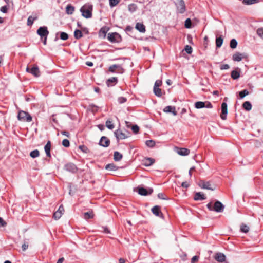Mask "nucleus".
<instances>
[{"label":"nucleus","instance_id":"obj_1","mask_svg":"<svg viewBox=\"0 0 263 263\" xmlns=\"http://www.w3.org/2000/svg\"><path fill=\"white\" fill-rule=\"evenodd\" d=\"M92 6L91 5H85L82 7L80 11L82 15L86 18H89L92 17Z\"/></svg>","mask_w":263,"mask_h":263},{"label":"nucleus","instance_id":"obj_2","mask_svg":"<svg viewBox=\"0 0 263 263\" xmlns=\"http://www.w3.org/2000/svg\"><path fill=\"white\" fill-rule=\"evenodd\" d=\"M17 118L20 121L28 122H31L32 119V117L28 112L23 110H21L18 112Z\"/></svg>","mask_w":263,"mask_h":263},{"label":"nucleus","instance_id":"obj_3","mask_svg":"<svg viewBox=\"0 0 263 263\" xmlns=\"http://www.w3.org/2000/svg\"><path fill=\"white\" fill-rule=\"evenodd\" d=\"M107 39L111 43H120L122 40L121 35L117 32L109 33Z\"/></svg>","mask_w":263,"mask_h":263},{"label":"nucleus","instance_id":"obj_4","mask_svg":"<svg viewBox=\"0 0 263 263\" xmlns=\"http://www.w3.org/2000/svg\"><path fill=\"white\" fill-rule=\"evenodd\" d=\"M175 5L177 12L182 14L186 10L185 3L183 0H175Z\"/></svg>","mask_w":263,"mask_h":263},{"label":"nucleus","instance_id":"obj_5","mask_svg":"<svg viewBox=\"0 0 263 263\" xmlns=\"http://www.w3.org/2000/svg\"><path fill=\"white\" fill-rule=\"evenodd\" d=\"M161 85L162 81L160 80H156L154 84L153 91L154 94L158 97H160L162 95V90L159 88V87L161 86Z\"/></svg>","mask_w":263,"mask_h":263},{"label":"nucleus","instance_id":"obj_6","mask_svg":"<svg viewBox=\"0 0 263 263\" xmlns=\"http://www.w3.org/2000/svg\"><path fill=\"white\" fill-rule=\"evenodd\" d=\"M109 71L111 72H117L118 73H123L124 71V69L121 65L114 64L109 67Z\"/></svg>","mask_w":263,"mask_h":263},{"label":"nucleus","instance_id":"obj_7","mask_svg":"<svg viewBox=\"0 0 263 263\" xmlns=\"http://www.w3.org/2000/svg\"><path fill=\"white\" fill-rule=\"evenodd\" d=\"M199 186L203 189L210 190L213 191L215 190V186L212 185L210 182L200 181L199 183Z\"/></svg>","mask_w":263,"mask_h":263},{"label":"nucleus","instance_id":"obj_8","mask_svg":"<svg viewBox=\"0 0 263 263\" xmlns=\"http://www.w3.org/2000/svg\"><path fill=\"white\" fill-rule=\"evenodd\" d=\"M64 168L66 171L71 172L72 173H75L78 171L77 167L72 163H67L64 165Z\"/></svg>","mask_w":263,"mask_h":263},{"label":"nucleus","instance_id":"obj_9","mask_svg":"<svg viewBox=\"0 0 263 263\" xmlns=\"http://www.w3.org/2000/svg\"><path fill=\"white\" fill-rule=\"evenodd\" d=\"M224 206L219 201H216L213 205V211L218 213L222 212L224 210Z\"/></svg>","mask_w":263,"mask_h":263},{"label":"nucleus","instance_id":"obj_10","mask_svg":"<svg viewBox=\"0 0 263 263\" xmlns=\"http://www.w3.org/2000/svg\"><path fill=\"white\" fill-rule=\"evenodd\" d=\"M37 33L41 37L47 36L49 34V32L46 27H40L37 30Z\"/></svg>","mask_w":263,"mask_h":263},{"label":"nucleus","instance_id":"obj_11","mask_svg":"<svg viewBox=\"0 0 263 263\" xmlns=\"http://www.w3.org/2000/svg\"><path fill=\"white\" fill-rule=\"evenodd\" d=\"M114 134L118 140L125 139L128 137V135L120 129L116 130Z\"/></svg>","mask_w":263,"mask_h":263},{"label":"nucleus","instance_id":"obj_12","mask_svg":"<svg viewBox=\"0 0 263 263\" xmlns=\"http://www.w3.org/2000/svg\"><path fill=\"white\" fill-rule=\"evenodd\" d=\"M153 190L152 189H148V190L143 188V187H139L138 188V193L139 194L142 196H146L147 195L151 194L153 192Z\"/></svg>","mask_w":263,"mask_h":263},{"label":"nucleus","instance_id":"obj_13","mask_svg":"<svg viewBox=\"0 0 263 263\" xmlns=\"http://www.w3.org/2000/svg\"><path fill=\"white\" fill-rule=\"evenodd\" d=\"M110 140L106 137L103 136L101 138L99 141V144L104 147H107L109 145Z\"/></svg>","mask_w":263,"mask_h":263},{"label":"nucleus","instance_id":"obj_14","mask_svg":"<svg viewBox=\"0 0 263 263\" xmlns=\"http://www.w3.org/2000/svg\"><path fill=\"white\" fill-rule=\"evenodd\" d=\"M221 118L222 120H225L228 114L227 104L226 102H223L221 104Z\"/></svg>","mask_w":263,"mask_h":263},{"label":"nucleus","instance_id":"obj_15","mask_svg":"<svg viewBox=\"0 0 263 263\" xmlns=\"http://www.w3.org/2000/svg\"><path fill=\"white\" fill-rule=\"evenodd\" d=\"M177 153L181 156H187L190 153V150L185 148H177Z\"/></svg>","mask_w":263,"mask_h":263},{"label":"nucleus","instance_id":"obj_16","mask_svg":"<svg viewBox=\"0 0 263 263\" xmlns=\"http://www.w3.org/2000/svg\"><path fill=\"white\" fill-rule=\"evenodd\" d=\"M214 258L216 260L219 262H223L226 260V256L221 253H216Z\"/></svg>","mask_w":263,"mask_h":263},{"label":"nucleus","instance_id":"obj_17","mask_svg":"<svg viewBox=\"0 0 263 263\" xmlns=\"http://www.w3.org/2000/svg\"><path fill=\"white\" fill-rule=\"evenodd\" d=\"M152 212L157 216L161 217L162 216V214L160 211V208L158 205L154 206L152 209Z\"/></svg>","mask_w":263,"mask_h":263},{"label":"nucleus","instance_id":"obj_18","mask_svg":"<svg viewBox=\"0 0 263 263\" xmlns=\"http://www.w3.org/2000/svg\"><path fill=\"white\" fill-rule=\"evenodd\" d=\"M118 82V79L116 77H112L106 81V84L108 87L113 86L116 85Z\"/></svg>","mask_w":263,"mask_h":263},{"label":"nucleus","instance_id":"obj_19","mask_svg":"<svg viewBox=\"0 0 263 263\" xmlns=\"http://www.w3.org/2000/svg\"><path fill=\"white\" fill-rule=\"evenodd\" d=\"M30 73L36 77L40 76V70L39 67L36 65H34L32 68L30 69Z\"/></svg>","mask_w":263,"mask_h":263},{"label":"nucleus","instance_id":"obj_20","mask_svg":"<svg viewBox=\"0 0 263 263\" xmlns=\"http://www.w3.org/2000/svg\"><path fill=\"white\" fill-rule=\"evenodd\" d=\"M163 111L167 113L171 112L174 116H176L177 115V112L175 110V107L171 106H167L165 107L164 108Z\"/></svg>","mask_w":263,"mask_h":263},{"label":"nucleus","instance_id":"obj_21","mask_svg":"<svg viewBox=\"0 0 263 263\" xmlns=\"http://www.w3.org/2000/svg\"><path fill=\"white\" fill-rule=\"evenodd\" d=\"M243 58V54L239 52H236V53L234 54L232 57L233 61L237 62L240 61Z\"/></svg>","mask_w":263,"mask_h":263},{"label":"nucleus","instance_id":"obj_22","mask_svg":"<svg viewBox=\"0 0 263 263\" xmlns=\"http://www.w3.org/2000/svg\"><path fill=\"white\" fill-rule=\"evenodd\" d=\"M74 7L72 6L71 4L67 5L65 8L66 13L68 15L72 14L74 11Z\"/></svg>","mask_w":263,"mask_h":263},{"label":"nucleus","instance_id":"obj_23","mask_svg":"<svg viewBox=\"0 0 263 263\" xmlns=\"http://www.w3.org/2000/svg\"><path fill=\"white\" fill-rule=\"evenodd\" d=\"M155 162L154 159L151 158H147L143 160V164L146 166L152 165Z\"/></svg>","mask_w":263,"mask_h":263},{"label":"nucleus","instance_id":"obj_24","mask_svg":"<svg viewBox=\"0 0 263 263\" xmlns=\"http://www.w3.org/2000/svg\"><path fill=\"white\" fill-rule=\"evenodd\" d=\"M135 28L140 32L144 33L145 32V27L142 23H136Z\"/></svg>","mask_w":263,"mask_h":263},{"label":"nucleus","instance_id":"obj_25","mask_svg":"<svg viewBox=\"0 0 263 263\" xmlns=\"http://www.w3.org/2000/svg\"><path fill=\"white\" fill-rule=\"evenodd\" d=\"M50 149H51V143H50V142L49 141L47 142V143L44 146V150L45 151L47 156L48 157H51Z\"/></svg>","mask_w":263,"mask_h":263},{"label":"nucleus","instance_id":"obj_26","mask_svg":"<svg viewBox=\"0 0 263 263\" xmlns=\"http://www.w3.org/2000/svg\"><path fill=\"white\" fill-rule=\"evenodd\" d=\"M37 18L38 17L36 14L34 15L29 16L27 19V25L30 26H31L34 21L36 20Z\"/></svg>","mask_w":263,"mask_h":263},{"label":"nucleus","instance_id":"obj_27","mask_svg":"<svg viewBox=\"0 0 263 263\" xmlns=\"http://www.w3.org/2000/svg\"><path fill=\"white\" fill-rule=\"evenodd\" d=\"M205 198L204 195L200 192L196 193L194 198L195 200H203L205 199Z\"/></svg>","mask_w":263,"mask_h":263},{"label":"nucleus","instance_id":"obj_28","mask_svg":"<svg viewBox=\"0 0 263 263\" xmlns=\"http://www.w3.org/2000/svg\"><path fill=\"white\" fill-rule=\"evenodd\" d=\"M118 167L113 163L108 164L106 165L105 169L109 171H114L118 170Z\"/></svg>","mask_w":263,"mask_h":263},{"label":"nucleus","instance_id":"obj_29","mask_svg":"<svg viewBox=\"0 0 263 263\" xmlns=\"http://www.w3.org/2000/svg\"><path fill=\"white\" fill-rule=\"evenodd\" d=\"M123 156L119 152L116 151L114 152V159L116 161H119L122 159Z\"/></svg>","mask_w":263,"mask_h":263},{"label":"nucleus","instance_id":"obj_30","mask_svg":"<svg viewBox=\"0 0 263 263\" xmlns=\"http://www.w3.org/2000/svg\"><path fill=\"white\" fill-rule=\"evenodd\" d=\"M205 103L202 101H198L195 103V107L197 109H200L205 107Z\"/></svg>","mask_w":263,"mask_h":263},{"label":"nucleus","instance_id":"obj_31","mask_svg":"<svg viewBox=\"0 0 263 263\" xmlns=\"http://www.w3.org/2000/svg\"><path fill=\"white\" fill-rule=\"evenodd\" d=\"M83 36L82 31L80 29H76L74 32V36L76 39H79Z\"/></svg>","mask_w":263,"mask_h":263},{"label":"nucleus","instance_id":"obj_32","mask_svg":"<svg viewBox=\"0 0 263 263\" xmlns=\"http://www.w3.org/2000/svg\"><path fill=\"white\" fill-rule=\"evenodd\" d=\"M243 107L245 109H246L247 111H249L252 108V105L251 103L249 101H246L243 103Z\"/></svg>","mask_w":263,"mask_h":263},{"label":"nucleus","instance_id":"obj_33","mask_svg":"<svg viewBox=\"0 0 263 263\" xmlns=\"http://www.w3.org/2000/svg\"><path fill=\"white\" fill-rule=\"evenodd\" d=\"M239 77H240V73L238 71L233 70L231 72V77L233 79H234V80L237 79L239 78Z\"/></svg>","mask_w":263,"mask_h":263},{"label":"nucleus","instance_id":"obj_34","mask_svg":"<svg viewBox=\"0 0 263 263\" xmlns=\"http://www.w3.org/2000/svg\"><path fill=\"white\" fill-rule=\"evenodd\" d=\"M93 217V214L92 211H89L84 214V218L86 220H88L90 218Z\"/></svg>","mask_w":263,"mask_h":263},{"label":"nucleus","instance_id":"obj_35","mask_svg":"<svg viewBox=\"0 0 263 263\" xmlns=\"http://www.w3.org/2000/svg\"><path fill=\"white\" fill-rule=\"evenodd\" d=\"M258 0H243L242 3L244 5H250L258 3Z\"/></svg>","mask_w":263,"mask_h":263},{"label":"nucleus","instance_id":"obj_36","mask_svg":"<svg viewBox=\"0 0 263 263\" xmlns=\"http://www.w3.org/2000/svg\"><path fill=\"white\" fill-rule=\"evenodd\" d=\"M223 39L221 37H217L216 39V45L217 48H220L223 43Z\"/></svg>","mask_w":263,"mask_h":263},{"label":"nucleus","instance_id":"obj_37","mask_svg":"<svg viewBox=\"0 0 263 263\" xmlns=\"http://www.w3.org/2000/svg\"><path fill=\"white\" fill-rule=\"evenodd\" d=\"M128 9L130 12L133 13L137 10V6L135 4H131L128 5Z\"/></svg>","mask_w":263,"mask_h":263},{"label":"nucleus","instance_id":"obj_38","mask_svg":"<svg viewBox=\"0 0 263 263\" xmlns=\"http://www.w3.org/2000/svg\"><path fill=\"white\" fill-rule=\"evenodd\" d=\"M39 151L37 149H35L31 151L30 153V156L32 158H35L39 156Z\"/></svg>","mask_w":263,"mask_h":263},{"label":"nucleus","instance_id":"obj_39","mask_svg":"<svg viewBox=\"0 0 263 263\" xmlns=\"http://www.w3.org/2000/svg\"><path fill=\"white\" fill-rule=\"evenodd\" d=\"M237 45V41L233 39H232L231 40V42H230V47L232 49H234L236 47Z\"/></svg>","mask_w":263,"mask_h":263},{"label":"nucleus","instance_id":"obj_40","mask_svg":"<svg viewBox=\"0 0 263 263\" xmlns=\"http://www.w3.org/2000/svg\"><path fill=\"white\" fill-rule=\"evenodd\" d=\"M145 144L147 146L152 147L155 146V142L154 140H149L146 141Z\"/></svg>","mask_w":263,"mask_h":263},{"label":"nucleus","instance_id":"obj_41","mask_svg":"<svg viewBox=\"0 0 263 263\" xmlns=\"http://www.w3.org/2000/svg\"><path fill=\"white\" fill-rule=\"evenodd\" d=\"M249 95V92L247 89H245L240 92H239V96L240 99L243 98L245 96Z\"/></svg>","mask_w":263,"mask_h":263},{"label":"nucleus","instance_id":"obj_42","mask_svg":"<svg viewBox=\"0 0 263 263\" xmlns=\"http://www.w3.org/2000/svg\"><path fill=\"white\" fill-rule=\"evenodd\" d=\"M106 126L109 129H112L114 128V125L112 122L109 120H107L106 122Z\"/></svg>","mask_w":263,"mask_h":263},{"label":"nucleus","instance_id":"obj_43","mask_svg":"<svg viewBox=\"0 0 263 263\" xmlns=\"http://www.w3.org/2000/svg\"><path fill=\"white\" fill-rule=\"evenodd\" d=\"M192 22L190 18H187L185 21L184 26L186 28H190L191 27Z\"/></svg>","mask_w":263,"mask_h":263},{"label":"nucleus","instance_id":"obj_44","mask_svg":"<svg viewBox=\"0 0 263 263\" xmlns=\"http://www.w3.org/2000/svg\"><path fill=\"white\" fill-rule=\"evenodd\" d=\"M68 38V35L64 32H61L60 34V39L62 40H66Z\"/></svg>","mask_w":263,"mask_h":263},{"label":"nucleus","instance_id":"obj_45","mask_svg":"<svg viewBox=\"0 0 263 263\" xmlns=\"http://www.w3.org/2000/svg\"><path fill=\"white\" fill-rule=\"evenodd\" d=\"M110 6L112 7L116 6L119 3V0H109Z\"/></svg>","mask_w":263,"mask_h":263},{"label":"nucleus","instance_id":"obj_46","mask_svg":"<svg viewBox=\"0 0 263 263\" xmlns=\"http://www.w3.org/2000/svg\"><path fill=\"white\" fill-rule=\"evenodd\" d=\"M62 214L61 213H60L58 211H57L54 213L53 214V217L55 220L59 219L61 216Z\"/></svg>","mask_w":263,"mask_h":263},{"label":"nucleus","instance_id":"obj_47","mask_svg":"<svg viewBox=\"0 0 263 263\" xmlns=\"http://www.w3.org/2000/svg\"><path fill=\"white\" fill-rule=\"evenodd\" d=\"M240 230L241 232L247 233L249 231V228L246 225H243L241 227Z\"/></svg>","mask_w":263,"mask_h":263},{"label":"nucleus","instance_id":"obj_48","mask_svg":"<svg viewBox=\"0 0 263 263\" xmlns=\"http://www.w3.org/2000/svg\"><path fill=\"white\" fill-rule=\"evenodd\" d=\"M257 33L260 37L263 38V28H259L257 30Z\"/></svg>","mask_w":263,"mask_h":263},{"label":"nucleus","instance_id":"obj_49","mask_svg":"<svg viewBox=\"0 0 263 263\" xmlns=\"http://www.w3.org/2000/svg\"><path fill=\"white\" fill-rule=\"evenodd\" d=\"M184 50L188 54H191L192 52V48L190 46H185Z\"/></svg>","mask_w":263,"mask_h":263},{"label":"nucleus","instance_id":"obj_50","mask_svg":"<svg viewBox=\"0 0 263 263\" xmlns=\"http://www.w3.org/2000/svg\"><path fill=\"white\" fill-rule=\"evenodd\" d=\"M127 101L126 98L123 97H119L118 99V101L119 103L122 104L125 103Z\"/></svg>","mask_w":263,"mask_h":263},{"label":"nucleus","instance_id":"obj_51","mask_svg":"<svg viewBox=\"0 0 263 263\" xmlns=\"http://www.w3.org/2000/svg\"><path fill=\"white\" fill-rule=\"evenodd\" d=\"M62 145L65 147H68L69 146V141L67 139H64L62 141Z\"/></svg>","mask_w":263,"mask_h":263},{"label":"nucleus","instance_id":"obj_52","mask_svg":"<svg viewBox=\"0 0 263 263\" xmlns=\"http://www.w3.org/2000/svg\"><path fill=\"white\" fill-rule=\"evenodd\" d=\"M132 129L134 133L137 134L139 132V128L137 125H135L132 126Z\"/></svg>","mask_w":263,"mask_h":263},{"label":"nucleus","instance_id":"obj_53","mask_svg":"<svg viewBox=\"0 0 263 263\" xmlns=\"http://www.w3.org/2000/svg\"><path fill=\"white\" fill-rule=\"evenodd\" d=\"M199 257L197 256H193L191 259V263H196L198 261Z\"/></svg>","mask_w":263,"mask_h":263},{"label":"nucleus","instance_id":"obj_54","mask_svg":"<svg viewBox=\"0 0 263 263\" xmlns=\"http://www.w3.org/2000/svg\"><path fill=\"white\" fill-rule=\"evenodd\" d=\"M158 197L159 199H167L165 197V195L163 193H159L158 194Z\"/></svg>","mask_w":263,"mask_h":263},{"label":"nucleus","instance_id":"obj_55","mask_svg":"<svg viewBox=\"0 0 263 263\" xmlns=\"http://www.w3.org/2000/svg\"><path fill=\"white\" fill-rule=\"evenodd\" d=\"M7 7L6 6H2L1 8V11L3 13H6L7 11Z\"/></svg>","mask_w":263,"mask_h":263},{"label":"nucleus","instance_id":"obj_56","mask_svg":"<svg viewBox=\"0 0 263 263\" xmlns=\"http://www.w3.org/2000/svg\"><path fill=\"white\" fill-rule=\"evenodd\" d=\"M229 68H230V66L228 64H223L221 66L220 69L221 70L228 69Z\"/></svg>","mask_w":263,"mask_h":263},{"label":"nucleus","instance_id":"obj_57","mask_svg":"<svg viewBox=\"0 0 263 263\" xmlns=\"http://www.w3.org/2000/svg\"><path fill=\"white\" fill-rule=\"evenodd\" d=\"M99 33L101 34H102L104 36V37H105L106 36V31L105 30V28H101L100 31V32Z\"/></svg>","mask_w":263,"mask_h":263},{"label":"nucleus","instance_id":"obj_58","mask_svg":"<svg viewBox=\"0 0 263 263\" xmlns=\"http://www.w3.org/2000/svg\"><path fill=\"white\" fill-rule=\"evenodd\" d=\"M6 224V222L3 219V218L0 217V226L5 227Z\"/></svg>","mask_w":263,"mask_h":263},{"label":"nucleus","instance_id":"obj_59","mask_svg":"<svg viewBox=\"0 0 263 263\" xmlns=\"http://www.w3.org/2000/svg\"><path fill=\"white\" fill-rule=\"evenodd\" d=\"M205 107L207 108H212L213 107V106L212 104L209 102H205Z\"/></svg>","mask_w":263,"mask_h":263},{"label":"nucleus","instance_id":"obj_60","mask_svg":"<svg viewBox=\"0 0 263 263\" xmlns=\"http://www.w3.org/2000/svg\"><path fill=\"white\" fill-rule=\"evenodd\" d=\"M190 184L186 181L183 182L181 184V186L184 188H187Z\"/></svg>","mask_w":263,"mask_h":263},{"label":"nucleus","instance_id":"obj_61","mask_svg":"<svg viewBox=\"0 0 263 263\" xmlns=\"http://www.w3.org/2000/svg\"><path fill=\"white\" fill-rule=\"evenodd\" d=\"M207 208L208 209L210 210V211H213V206H212V203L210 202V203H209L208 204H207Z\"/></svg>","mask_w":263,"mask_h":263},{"label":"nucleus","instance_id":"obj_62","mask_svg":"<svg viewBox=\"0 0 263 263\" xmlns=\"http://www.w3.org/2000/svg\"><path fill=\"white\" fill-rule=\"evenodd\" d=\"M57 211L60 213H61L62 214H63V212L64 211L63 206L62 205H60Z\"/></svg>","mask_w":263,"mask_h":263},{"label":"nucleus","instance_id":"obj_63","mask_svg":"<svg viewBox=\"0 0 263 263\" xmlns=\"http://www.w3.org/2000/svg\"><path fill=\"white\" fill-rule=\"evenodd\" d=\"M28 247V245L26 243H24L22 245V248L23 251H25Z\"/></svg>","mask_w":263,"mask_h":263},{"label":"nucleus","instance_id":"obj_64","mask_svg":"<svg viewBox=\"0 0 263 263\" xmlns=\"http://www.w3.org/2000/svg\"><path fill=\"white\" fill-rule=\"evenodd\" d=\"M61 134L63 135H64L67 137H68L69 136V133L68 132H66V131H62L61 132Z\"/></svg>","mask_w":263,"mask_h":263}]
</instances>
